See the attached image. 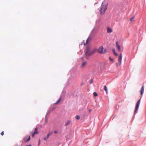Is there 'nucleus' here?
Masks as SVG:
<instances>
[{
  "instance_id": "nucleus-33",
  "label": "nucleus",
  "mask_w": 146,
  "mask_h": 146,
  "mask_svg": "<svg viewBox=\"0 0 146 146\" xmlns=\"http://www.w3.org/2000/svg\"><path fill=\"white\" fill-rule=\"evenodd\" d=\"M95 3V4H96V3Z\"/></svg>"
},
{
  "instance_id": "nucleus-25",
  "label": "nucleus",
  "mask_w": 146,
  "mask_h": 146,
  "mask_svg": "<svg viewBox=\"0 0 146 146\" xmlns=\"http://www.w3.org/2000/svg\"><path fill=\"white\" fill-rule=\"evenodd\" d=\"M134 18V17H132L130 19V21H132V20Z\"/></svg>"
},
{
  "instance_id": "nucleus-21",
  "label": "nucleus",
  "mask_w": 146,
  "mask_h": 146,
  "mask_svg": "<svg viewBox=\"0 0 146 146\" xmlns=\"http://www.w3.org/2000/svg\"><path fill=\"white\" fill-rule=\"evenodd\" d=\"M76 118L78 120L80 119V117L79 115H76Z\"/></svg>"
},
{
  "instance_id": "nucleus-16",
  "label": "nucleus",
  "mask_w": 146,
  "mask_h": 146,
  "mask_svg": "<svg viewBox=\"0 0 146 146\" xmlns=\"http://www.w3.org/2000/svg\"><path fill=\"white\" fill-rule=\"evenodd\" d=\"M104 90L105 91L106 94L108 93V89L106 86V85L104 86Z\"/></svg>"
},
{
  "instance_id": "nucleus-23",
  "label": "nucleus",
  "mask_w": 146,
  "mask_h": 146,
  "mask_svg": "<svg viewBox=\"0 0 146 146\" xmlns=\"http://www.w3.org/2000/svg\"><path fill=\"white\" fill-rule=\"evenodd\" d=\"M93 82V80L92 79H91L90 80V83L92 84Z\"/></svg>"
},
{
  "instance_id": "nucleus-17",
  "label": "nucleus",
  "mask_w": 146,
  "mask_h": 146,
  "mask_svg": "<svg viewBox=\"0 0 146 146\" xmlns=\"http://www.w3.org/2000/svg\"><path fill=\"white\" fill-rule=\"evenodd\" d=\"M93 95L95 97H96L98 96V94L96 92H94L93 93Z\"/></svg>"
},
{
  "instance_id": "nucleus-31",
  "label": "nucleus",
  "mask_w": 146,
  "mask_h": 146,
  "mask_svg": "<svg viewBox=\"0 0 146 146\" xmlns=\"http://www.w3.org/2000/svg\"><path fill=\"white\" fill-rule=\"evenodd\" d=\"M83 83H82L81 84V86H82V85H83Z\"/></svg>"
},
{
  "instance_id": "nucleus-27",
  "label": "nucleus",
  "mask_w": 146,
  "mask_h": 146,
  "mask_svg": "<svg viewBox=\"0 0 146 146\" xmlns=\"http://www.w3.org/2000/svg\"><path fill=\"white\" fill-rule=\"evenodd\" d=\"M40 140L39 139V140L38 141V145H40Z\"/></svg>"
},
{
  "instance_id": "nucleus-28",
  "label": "nucleus",
  "mask_w": 146,
  "mask_h": 146,
  "mask_svg": "<svg viewBox=\"0 0 146 146\" xmlns=\"http://www.w3.org/2000/svg\"><path fill=\"white\" fill-rule=\"evenodd\" d=\"M58 132L57 131H54V133H58Z\"/></svg>"
},
{
  "instance_id": "nucleus-7",
  "label": "nucleus",
  "mask_w": 146,
  "mask_h": 146,
  "mask_svg": "<svg viewBox=\"0 0 146 146\" xmlns=\"http://www.w3.org/2000/svg\"><path fill=\"white\" fill-rule=\"evenodd\" d=\"M122 59V54L121 53L119 56L118 58V63L119 64H121V60Z\"/></svg>"
},
{
  "instance_id": "nucleus-22",
  "label": "nucleus",
  "mask_w": 146,
  "mask_h": 146,
  "mask_svg": "<svg viewBox=\"0 0 146 146\" xmlns=\"http://www.w3.org/2000/svg\"><path fill=\"white\" fill-rule=\"evenodd\" d=\"M109 59L110 61H112L113 60V59L111 58V57H109Z\"/></svg>"
},
{
  "instance_id": "nucleus-4",
  "label": "nucleus",
  "mask_w": 146,
  "mask_h": 146,
  "mask_svg": "<svg viewBox=\"0 0 146 146\" xmlns=\"http://www.w3.org/2000/svg\"><path fill=\"white\" fill-rule=\"evenodd\" d=\"M104 47L102 46H100L99 48L98 49V52L100 54L103 53V50H104Z\"/></svg>"
},
{
  "instance_id": "nucleus-32",
  "label": "nucleus",
  "mask_w": 146,
  "mask_h": 146,
  "mask_svg": "<svg viewBox=\"0 0 146 146\" xmlns=\"http://www.w3.org/2000/svg\"><path fill=\"white\" fill-rule=\"evenodd\" d=\"M116 65H117H117H118V64H117V63H116Z\"/></svg>"
},
{
  "instance_id": "nucleus-6",
  "label": "nucleus",
  "mask_w": 146,
  "mask_h": 146,
  "mask_svg": "<svg viewBox=\"0 0 146 146\" xmlns=\"http://www.w3.org/2000/svg\"><path fill=\"white\" fill-rule=\"evenodd\" d=\"M52 134V132H50L49 133H48L47 135V136H46V137H44V140L46 141L49 138V136Z\"/></svg>"
},
{
  "instance_id": "nucleus-1",
  "label": "nucleus",
  "mask_w": 146,
  "mask_h": 146,
  "mask_svg": "<svg viewBox=\"0 0 146 146\" xmlns=\"http://www.w3.org/2000/svg\"><path fill=\"white\" fill-rule=\"evenodd\" d=\"M144 86H142L141 89L140 90V92H141V96L140 98L137 101L136 105L135 107L134 111V114L135 115L136 114L137 112V111L139 109V104L141 100V99L143 93L144 92Z\"/></svg>"
},
{
  "instance_id": "nucleus-2",
  "label": "nucleus",
  "mask_w": 146,
  "mask_h": 146,
  "mask_svg": "<svg viewBox=\"0 0 146 146\" xmlns=\"http://www.w3.org/2000/svg\"><path fill=\"white\" fill-rule=\"evenodd\" d=\"M107 5L108 3L106 4L105 7L104 9V5H103V3H102L100 10V13L101 15H102L104 14L106 10L107 9Z\"/></svg>"
},
{
  "instance_id": "nucleus-5",
  "label": "nucleus",
  "mask_w": 146,
  "mask_h": 146,
  "mask_svg": "<svg viewBox=\"0 0 146 146\" xmlns=\"http://www.w3.org/2000/svg\"><path fill=\"white\" fill-rule=\"evenodd\" d=\"M31 139L30 136H29L28 138V136H25V138L23 139V140L25 141V143L28 142Z\"/></svg>"
},
{
  "instance_id": "nucleus-9",
  "label": "nucleus",
  "mask_w": 146,
  "mask_h": 146,
  "mask_svg": "<svg viewBox=\"0 0 146 146\" xmlns=\"http://www.w3.org/2000/svg\"><path fill=\"white\" fill-rule=\"evenodd\" d=\"M91 38L90 36H89L88 37V38H87V39L86 40V43H85V44H84V46H85L88 43L89 41L91 40Z\"/></svg>"
},
{
  "instance_id": "nucleus-8",
  "label": "nucleus",
  "mask_w": 146,
  "mask_h": 146,
  "mask_svg": "<svg viewBox=\"0 0 146 146\" xmlns=\"http://www.w3.org/2000/svg\"><path fill=\"white\" fill-rule=\"evenodd\" d=\"M118 42L117 41L116 42V46L118 50L119 51L121 50V48L120 45L118 44Z\"/></svg>"
},
{
  "instance_id": "nucleus-3",
  "label": "nucleus",
  "mask_w": 146,
  "mask_h": 146,
  "mask_svg": "<svg viewBox=\"0 0 146 146\" xmlns=\"http://www.w3.org/2000/svg\"><path fill=\"white\" fill-rule=\"evenodd\" d=\"M90 47L89 46H88L86 48L85 50V54H88L89 55H91L94 54V50L92 51H89Z\"/></svg>"
},
{
  "instance_id": "nucleus-18",
  "label": "nucleus",
  "mask_w": 146,
  "mask_h": 146,
  "mask_svg": "<svg viewBox=\"0 0 146 146\" xmlns=\"http://www.w3.org/2000/svg\"><path fill=\"white\" fill-rule=\"evenodd\" d=\"M85 43H84V40H83L82 42L79 45V46H80V45H82L83 44H84H84H85Z\"/></svg>"
},
{
  "instance_id": "nucleus-14",
  "label": "nucleus",
  "mask_w": 146,
  "mask_h": 146,
  "mask_svg": "<svg viewBox=\"0 0 146 146\" xmlns=\"http://www.w3.org/2000/svg\"><path fill=\"white\" fill-rule=\"evenodd\" d=\"M61 99V97H60L59 99L58 100V101L55 103V104H58L59 102H60V101Z\"/></svg>"
},
{
  "instance_id": "nucleus-11",
  "label": "nucleus",
  "mask_w": 146,
  "mask_h": 146,
  "mask_svg": "<svg viewBox=\"0 0 146 146\" xmlns=\"http://www.w3.org/2000/svg\"><path fill=\"white\" fill-rule=\"evenodd\" d=\"M38 128L37 127H36L34 131V133L36 134H38Z\"/></svg>"
},
{
  "instance_id": "nucleus-19",
  "label": "nucleus",
  "mask_w": 146,
  "mask_h": 146,
  "mask_svg": "<svg viewBox=\"0 0 146 146\" xmlns=\"http://www.w3.org/2000/svg\"><path fill=\"white\" fill-rule=\"evenodd\" d=\"M103 53H107V50L106 48L104 49V50H103Z\"/></svg>"
},
{
  "instance_id": "nucleus-26",
  "label": "nucleus",
  "mask_w": 146,
  "mask_h": 146,
  "mask_svg": "<svg viewBox=\"0 0 146 146\" xmlns=\"http://www.w3.org/2000/svg\"><path fill=\"white\" fill-rule=\"evenodd\" d=\"M4 134V131H2V132L1 133V134L2 135H3Z\"/></svg>"
},
{
  "instance_id": "nucleus-30",
  "label": "nucleus",
  "mask_w": 146,
  "mask_h": 146,
  "mask_svg": "<svg viewBox=\"0 0 146 146\" xmlns=\"http://www.w3.org/2000/svg\"><path fill=\"white\" fill-rule=\"evenodd\" d=\"M26 146H32V145L31 144H29L28 145H26Z\"/></svg>"
},
{
  "instance_id": "nucleus-15",
  "label": "nucleus",
  "mask_w": 146,
  "mask_h": 146,
  "mask_svg": "<svg viewBox=\"0 0 146 146\" xmlns=\"http://www.w3.org/2000/svg\"><path fill=\"white\" fill-rule=\"evenodd\" d=\"M70 120H68L67 121L66 123L65 124V126H67L70 123Z\"/></svg>"
},
{
  "instance_id": "nucleus-29",
  "label": "nucleus",
  "mask_w": 146,
  "mask_h": 146,
  "mask_svg": "<svg viewBox=\"0 0 146 146\" xmlns=\"http://www.w3.org/2000/svg\"><path fill=\"white\" fill-rule=\"evenodd\" d=\"M92 111V110L90 109L89 110V112H90Z\"/></svg>"
},
{
  "instance_id": "nucleus-20",
  "label": "nucleus",
  "mask_w": 146,
  "mask_h": 146,
  "mask_svg": "<svg viewBox=\"0 0 146 146\" xmlns=\"http://www.w3.org/2000/svg\"><path fill=\"white\" fill-rule=\"evenodd\" d=\"M45 121L46 123L47 122V117L46 115L45 116Z\"/></svg>"
},
{
  "instance_id": "nucleus-13",
  "label": "nucleus",
  "mask_w": 146,
  "mask_h": 146,
  "mask_svg": "<svg viewBox=\"0 0 146 146\" xmlns=\"http://www.w3.org/2000/svg\"><path fill=\"white\" fill-rule=\"evenodd\" d=\"M87 64V62H84L81 65L82 67H84L86 64Z\"/></svg>"
},
{
  "instance_id": "nucleus-12",
  "label": "nucleus",
  "mask_w": 146,
  "mask_h": 146,
  "mask_svg": "<svg viewBox=\"0 0 146 146\" xmlns=\"http://www.w3.org/2000/svg\"><path fill=\"white\" fill-rule=\"evenodd\" d=\"M112 51L113 52V53L114 55L117 56L118 55V54L115 52V50L114 48L112 49Z\"/></svg>"
},
{
  "instance_id": "nucleus-24",
  "label": "nucleus",
  "mask_w": 146,
  "mask_h": 146,
  "mask_svg": "<svg viewBox=\"0 0 146 146\" xmlns=\"http://www.w3.org/2000/svg\"><path fill=\"white\" fill-rule=\"evenodd\" d=\"M36 134L35 133H33L32 134V136L33 137L34 136H35V134Z\"/></svg>"
},
{
  "instance_id": "nucleus-10",
  "label": "nucleus",
  "mask_w": 146,
  "mask_h": 146,
  "mask_svg": "<svg viewBox=\"0 0 146 146\" xmlns=\"http://www.w3.org/2000/svg\"><path fill=\"white\" fill-rule=\"evenodd\" d=\"M112 31V30L110 28L108 27L107 28V32L108 33H110Z\"/></svg>"
}]
</instances>
